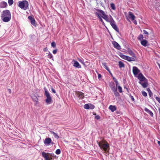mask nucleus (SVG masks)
Returning <instances> with one entry per match:
<instances>
[{"mask_svg":"<svg viewBox=\"0 0 160 160\" xmlns=\"http://www.w3.org/2000/svg\"><path fill=\"white\" fill-rule=\"evenodd\" d=\"M118 63L119 68H121L124 67V65L123 62L121 61H119Z\"/></svg>","mask_w":160,"mask_h":160,"instance_id":"nucleus-28","label":"nucleus"},{"mask_svg":"<svg viewBox=\"0 0 160 160\" xmlns=\"http://www.w3.org/2000/svg\"><path fill=\"white\" fill-rule=\"evenodd\" d=\"M7 3L5 2H2L0 3V7L1 8H5L7 5Z\"/></svg>","mask_w":160,"mask_h":160,"instance_id":"nucleus-21","label":"nucleus"},{"mask_svg":"<svg viewBox=\"0 0 160 160\" xmlns=\"http://www.w3.org/2000/svg\"><path fill=\"white\" fill-rule=\"evenodd\" d=\"M143 38V37L142 34H140L139 35L138 38V40H141Z\"/></svg>","mask_w":160,"mask_h":160,"instance_id":"nucleus-31","label":"nucleus"},{"mask_svg":"<svg viewBox=\"0 0 160 160\" xmlns=\"http://www.w3.org/2000/svg\"><path fill=\"white\" fill-rule=\"evenodd\" d=\"M51 133L53 134V136L55 138H59V137L57 133L52 131H51Z\"/></svg>","mask_w":160,"mask_h":160,"instance_id":"nucleus-29","label":"nucleus"},{"mask_svg":"<svg viewBox=\"0 0 160 160\" xmlns=\"http://www.w3.org/2000/svg\"><path fill=\"white\" fill-rule=\"evenodd\" d=\"M52 57H53V56H52V54L50 52H49V54L48 55V58H50V59H51V58L52 59Z\"/></svg>","mask_w":160,"mask_h":160,"instance_id":"nucleus-40","label":"nucleus"},{"mask_svg":"<svg viewBox=\"0 0 160 160\" xmlns=\"http://www.w3.org/2000/svg\"><path fill=\"white\" fill-rule=\"evenodd\" d=\"M158 144L160 146V141H158Z\"/></svg>","mask_w":160,"mask_h":160,"instance_id":"nucleus-53","label":"nucleus"},{"mask_svg":"<svg viewBox=\"0 0 160 160\" xmlns=\"http://www.w3.org/2000/svg\"><path fill=\"white\" fill-rule=\"evenodd\" d=\"M139 83L144 88H146L147 87L148 84L147 82H139Z\"/></svg>","mask_w":160,"mask_h":160,"instance_id":"nucleus-25","label":"nucleus"},{"mask_svg":"<svg viewBox=\"0 0 160 160\" xmlns=\"http://www.w3.org/2000/svg\"><path fill=\"white\" fill-rule=\"evenodd\" d=\"M109 109L111 110L112 112H114L116 110L117 108L115 106L110 105L109 107Z\"/></svg>","mask_w":160,"mask_h":160,"instance_id":"nucleus-19","label":"nucleus"},{"mask_svg":"<svg viewBox=\"0 0 160 160\" xmlns=\"http://www.w3.org/2000/svg\"><path fill=\"white\" fill-rule=\"evenodd\" d=\"M102 65L109 72H110V71L109 70V68L108 67V66L106 65V63L105 62H103L102 63Z\"/></svg>","mask_w":160,"mask_h":160,"instance_id":"nucleus-27","label":"nucleus"},{"mask_svg":"<svg viewBox=\"0 0 160 160\" xmlns=\"http://www.w3.org/2000/svg\"><path fill=\"white\" fill-rule=\"evenodd\" d=\"M51 143L52 144H53V143H54L53 142H51Z\"/></svg>","mask_w":160,"mask_h":160,"instance_id":"nucleus-55","label":"nucleus"},{"mask_svg":"<svg viewBox=\"0 0 160 160\" xmlns=\"http://www.w3.org/2000/svg\"><path fill=\"white\" fill-rule=\"evenodd\" d=\"M97 143L100 148L105 152H108L109 150V145L107 141L102 140Z\"/></svg>","mask_w":160,"mask_h":160,"instance_id":"nucleus-1","label":"nucleus"},{"mask_svg":"<svg viewBox=\"0 0 160 160\" xmlns=\"http://www.w3.org/2000/svg\"><path fill=\"white\" fill-rule=\"evenodd\" d=\"M142 95L144 97H146L147 96V93L144 91H142Z\"/></svg>","mask_w":160,"mask_h":160,"instance_id":"nucleus-35","label":"nucleus"},{"mask_svg":"<svg viewBox=\"0 0 160 160\" xmlns=\"http://www.w3.org/2000/svg\"><path fill=\"white\" fill-rule=\"evenodd\" d=\"M110 17L111 18V21H110V23L112 28L115 30L117 32H119V29L117 26L115 21L113 19L112 17L110 15Z\"/></svg>","mask_w":160,"mask_h":160,"instance_id":"nucleus-6","label":"nucleus"},{"mask_svg":"<svg viewBox=\"0 0 160 160\" xmlns=\"http://www.w3.org/2000/svg\"><path fill=\"white\" fill-rule=\"evenodd\" d=\"M8 3L10 6L12 5L13 3V0H8Z\"/></svg>","mask_w":160,"mask_h":160,"instance_id":"nucleus-33","label":"nucleus"},{"mask_svg":"<svg viewBox=\"0 0 160 160\" xmlns=\"http://www.w3.org/2000/svg\"><path fill=\"white\" fill-rule=\"evenodd\" d=\"M128 17L131 20L133 21L134 20V19L135 18V17L132 12H128Z\"/></svg>","mask_w":160,"mask_h":160,"instance_id":"nucleus-15","label":"nucleus"},{"mask_svg":"<svg viewBox=\"0 0 160 160\" xmlns=\"http://www.w3.org/2000/svg\"><path fill=\"white\" fill-rule=\"evenodd\" d=\"M148 41L144 39L142 40V41L141 42V44L143 46H146L148 44Z\"/></svg>","mask_w":160,"mask_h":160,"instance_id":"nucleus-23","label":"nucleus"},{"mask_svg":"<svg viewBox=\"0 0 160 160\" xmlns=\"http://www.w3.org/2000/svg\"><path fill=\"white\" fill-rule=\"evenodd\" d=\"M72 61L74 62L73 66L74 67L78 68H81V65L78 61L74 60H73Z\"/></svg>","mask_w":160,"mask_h":160,"instance_id":"nucleus-10","label":"nucleus"},{"mask_svg":"<svg viewBox=\"0 0 160 160\" xmlns=\"http://www.w3.org/2000/svg\"><path fill=\"white\" fill-rule=\"evenodd\" d=\"M118 89L120 92L121 93L122 92V88L121 87L119 86H118Z\"/></svg>","mask_w":160,"mask_h":160,"instance_id":"nucleus-34","label":"nucleus"},{"mask_svg":"<svg viewBox=\"0 0 160 160\" xmlns=\"http://www.w3.org/2000/svg\"><path fill=\"white\" fill-rule=\"evenodd\" d=\"M78 97L80 99L83 98L84 96L83 95V93L82 92H79L78 93Z\"/></svg>","mask_w":160,"mask_h":160,"instance_id":"nucleus-26","label":"nucleus"},{"mask_svg":"<svg viewBox=\"0 0 160 160\" xmlns=\"http://www.w3.org/2000/svg\"><path fill=\"white\" fill-rule=\"evenodd\" d=\"M119 56L122 58L127 60L128 61H135V58L123 55L122 53H120L119 54Z\"/></svg>","mask_w":160,"mask_h":160,"instance_id":"nucleus-5","label":"nucleus"},{"mask_svg":"<svg viewBox=\"0 0 160 160\" xmlns=\"http://www.w3.org/2000/svg\"><path fill=\"white\" fill-rule=\"evenodd\" d=\"M158 65H159V68H160V64H158Z\"/></svg>","mask_w":160,"mask_h":160,"instance_id":"nucleus-56","label":"nucleus"},{"mask_svg":"<svg viewBox=\"0 0 160 160\" xmlns=\"http://www.w3.org/2000/svg\"><path fill=\"white\" fill-rule=\"evenodd\" d=\"M94 108L95 106L94 105L91 104H89V109H94Z\"/></svg>","mask_w":160,"mask_h":160,"instance_id":"nucleus-37","label":"nucleus"},{"mask_svg":"<svg viewBox=\"0 0 160 160\" xmlns=\"http://www.w3.org/2000/svg\"><path fill=\"white\" fill-rule=\"evenodd\" d=\"M42 155L45 160H51L52 159V158L51 157L52 156L51 154L43 152H42Z\"/></svg>","mask_w":160,"mask_h":160,"instance_id":"nucleus-7","label":"nucleus"},{"mask_svg":"<svg viewBox=\"0 0 160 160\" xmlns=\"http://www.w3.org/2000/svg\"><path fill=\"white\" fill-rule=\"evenodd\" d=\"M28 18L30 21L31 23L33 26H35V21L34 19L31 16H29Z\"/></svg>","mask_w":160,"mask_h":160,"instance_id":"nucleus-16","label":"nucleus"},{"mask_svg":"<svg viewBox=\"0 0 160 160\" xmlns=\"http://www.w3.org/2000/svg\"><path fill=\"white\" fill-rule=\"evenodd\" d=\"M94 115H95V118L97 120H98L100 118V117L98 115H97L96 114H94Z\"/></svg>","mask_w":160,"mask_h":160,"instance_id":"nucleus-39","label":"nucleus"},{"mask_svg":"<svg viewBox=\"0 0 160 160\" xmlns=\"http://www.w3.org/2000/svg\"><path fill=\"white\" fill-rule=\"evenodd\" d=\"M147 90L148 91V92L149 91V90H150L149 88L147 89Z\"/></svg>","mask_w":160,"mask_h":160,"instance_id":"nucleus-57","label":"nucleus"},{"mask_svg":"<svg viewBox=\"0 0 160 160\" xmlns=\"http://www.w3.org/2000/svg\"><path fill=\"white\" fill-rule=\"evenodd\" d=\"M57 52V49H55L52 52L54 54H55Z\"/></svg>","mask_w":160,"mask_h":160,"instance_id":"nucleus-46","label":"nucleus"},{"mask_svg":"<svg viewBox=\"0 0 160 160\" xmlns=\"http://www.w3.org/2000/svg\"><path fill=\"white\" fill-rule=\"evenodd\" d=\"M111 8L113 10H115L116 9L115 6V4L113 3H112L110 4Z\"/></svg>","mask_w":160,"mask_h":160,"instance_id":"nucleus-30","label":"nucleus"},{"mask_svg":"<svg viewBox=\"0 0 160 160\" xmlns=\"http://www.w3.org/2000/svg\"><path fill=\"white\" fill-rule=\"evenodd\" d=\"M84 108L87 109H89V104H85L84 106Z\"/></svg>","mask_w":160,"mask_h":160,"instance_id":"nucleus-32","label":"nucleus"},{"mask_svg":"<svg viewBox=\"0 0 160 160\" xmlns=\"http://www.w3.org/2000/svg\"><path fill=\"white\" fill-rule=\"evenodd\" d=\"M51 90L52 92L54 93H56V92L54 89L53 88H51Z\"/></svg>","mask_w":160,"mask_h":160,"instance_id":"nucleus-47","label":"nucleus"},{"mask_svg":"<svg viewBox=\"0 0 160 160\" xmlns=\"http://www.w3.org/2000/svg\"><path fill=\"white\" fill-rule=\"evenodd\" d=\"M144 110L147 112L149 113L151 117L153 116V113L151 111H150V110H149V109H148L147 108H144Z\"/></svg>","mask_w":160,"mask_h":160,"instance_id":"nucleus-20","label":"nucleus"},{"mask_svg":"<svg viewBox=\"0 0 160 160\" xmlns=\"http://www.w3.org/2000/svg\"><path fill=\"white\" fill-rule=\"evenodd\" d=\"M101 77V75L100 74H98V78H100Z\"/></svg>","mask_w":160,"mask_h":160,"instance_id":"nucleus-49","label":"nucleus"},{"mask_svg":"<svg viewBox=\"0 0 160 160\" xmlns=\"http://www.w3.org/2000/svg\"><path fill=\"white\" fill-rule=\"evenodd\" d=\"M112 44L113 45L114 47L118 50H120L121 49V47L120 45L115 41H113L112 42Z\"/></svg>","mask_w":160,"mask_h":160,"instance_id":"nucleus-12","label":"nucleus"},{"mask_svg":"<svg viewBox=\"0 0 160 160\" xmlns=\"http://www.w3.org/2000/svg\"><path fill=\"white\" fill-rule=\"evenodd\" d=\"M143 32L144 34H146L147 36L148 37V32L145 30H143Z\"/></svg>","mask_w":160,"mask_h":160,"instance_id":"nucleus-42","label":"nucleus"},{"mask_svg":"<svg viewBox=\"0 0 160 160\" xmlns=\"http://www.w3.org/2000/svg\"><path fill=\"white\" fill-rule=\"evenodd\" d=\"M132 72L134 75L136 77L140 72V70L136 67H133L132 68Z\"/></svg>","mask_w":160,"mask_h":160,"instance_id":"nucleus-9","label":"nucleus"},{"mask_svg":"<svg viewBox=\"0 0 160 160\" xmlns=\"http://www.w3.org/2000/svg\"><path fill=\"white\" fill-rule=\"evenodd\" d=\"M98 14L99 15H100V17H102V13H101L99 12V14L98 13Z\"/></svg>","mask_w":160,"mask_h":160,"instance_id":"nucleus-52","label":"nucleus"},{"mask_svg":"<svg viewBox=\"0 0 160 160\" xmlns=\"http://www.w3.org/2000/svg\"><path fill=\"white\" fill-rule=\"evenodd\" d=\"M46 50V48H45V49H44V50L45 51H46V50Z\"/></svg>","mask_w":160,"mask_h":160,"instance_id":"nucleus-59","label":"nucleus"},{"mask_svg":"<svg viewBox=\"0 0 160 160\" xmlns=\"http://www.w3.org/2000/svg\"><path fill=\"white\" fill-rule=\"evenodd\" d=\"M131 99L133 101H134V99L132 96H131Z\"/></svg>","mask_w":160,"mask_h":160,"instance_id":"nucleus-51","label":"nucleus"},{"mask_svg":"<svg viewBox=\"0 0 160 160\" xmlns=\"http://www.w3.org/2000/svg\"><path fill=\"white\" fill-rule=\"evenodd\" d=\"M112 91L114 92L116 96H118L119 95V93L117 92V87H112L111 89Z\"/></svg>","mask_w":160,"mask_h":160,"instance_id":"nucleus-14","label":"nucleus"},{"mask_svg":"<svg viewBox=\"0 0 160 160\" xmlns=\"http://www.w3.org/2000/svg\"><path fill=\"white\" fill-rule=\"evenodd\" d=\"M125 88L126 89V90H127V91H128V88Z\"/></svg>","mask_w":160,"mask_h":160,"instance_id":"nucleus-54","label":"nucleus"},{"mask_svg":"<svg viewBox=\"0 0 160 160\" xmlns=\"http://www.w3.org/2000/svg\"><path fill=\"white\" fill-rule=\"evenodd\" d=\"M45 94L47 98L46 99L45 101L46 103L48 104H50L51 103L52 101V98L50 95V94L48 91L46 89H45Z\"/></svg>","mask_w":160,"mask_h":160,"instance_id":"nucleus-4","label":"nucleus"},{"mask_svg":"<svg viewBox=\"0 0 160 160\" xmlns=\"http://www.w3.org/2000/svg\"><path fill=\"white\" fill-rule=\"evenodd\" d=\"M11 17V14L10 12L8 10L4 11L2 12L1 17Z\"/></svg>","mask_w":160,"mask_h":160,"instance_id":"nucleus-8","label":"nucleus"},{"mask_svg":"<svg viewBox=\"0 0 160 160\" xmlns=\"http://www.w3.org/2000/svg\"><path fill=\"white\" fill-rule=\"evenodd\" d=\"M113 79L114 82L116 83V87L118 85V81H117V80L115 78H113Z\"/></svg>","mask_w":160,"mask_h":160,"instance_id":"nucleus-41","label":"nucleus"},{"mask_svg":"<svg viewBox=\"0 0 160 160\" xmlns=\"http://www.w3.org/2000/svg\"><path fill=\"white\" fill-rule=\"evenodd\" d=\"M99 11H97L95 12V14L98 16V18H99L100 21L102 22L103 24L104 23V22L102 18L101 17H100V15H99L98 13L99 14Z\"/></svg>","mask_w":160,"mask_h":160,"instance_id":"nucleus-24","label":"nucleus"},{"mask_svg":"<svg viewBox=\"0 0 160 160\" xmlns=\"http://www.w3.org/2000/svg\"><path fill=\"white\" fill-rule=\"evenodd\" d=\"M55 153L57 155L61 153V151L59 149H57Z\"/></svg>","mask_w":160,"mask_h":160,"instance_id":"nucleus-36","label":"nucleus"},{"mask_svg":"<svg viewBox=\"0 0 160 160\" xmlns=\"http://www.w3.org/2000/svg\"><path fill=\"white\" fill-rule=\"evenodd\" d=\"M155 98L158 101V102L159 103H160V98H159L158 97H155Z\"/></svg>","mask_w":160,"mask_h":160,"instance_id":"nucleus-45","label":"nucleus"},{"mask_svg":"<svg viewBox=\"0 0 160 160\" xmlns=\"http://www.w3.org/2000/svg\"><path fill=\"white\" fill-rule=\"evenodd\" d=\"M138 78L140 80V82L144 81L146 79V78L142 73L138 74Z\"/></svg>","mask_w":160,"mask_h":160,"instance_id":"nucleus-13","label":"nucleus"},{"mask_svg":"<svg viewBox=\"0 0 160 160\" xmlns=\"http://www.w3.org/2000/svg\"><path fill=\"white\" fill-rule=\"evenodd\" d=\"M110 87L111 88H112V87H115L114 84L113 83L112 84H110Z\"/></svg>","mask_w":160,"mask_h":160,"instance_id":"nucleus-44","label":"nucleus"},{"mask_svg":"<svg viewBox=\"0 0 160 160\" xmlns=\"http://www.w3.org/2000/svg\"><path fill=\"white\" fill-rule=\"evenodd\" d=\"M2 21L5 22H9L11 19V17H2Z\"/></svg>","mask_w":160,"mask_h":160,"instance_id":"nucleus-18","label":"nucleus"},{"mask_svg":"<svg viewBox=\"0 0 160 160\" xmlns=\"http://www.w3.org/2000/svg\"><path fill=\"white\" fill-rule=\"evenodd\" d=\"M32 98L33 101L35 102V104L36 105H37L38 104V99L37 97L35 96H33L32 97Z\"/></svg>","mask_w":160,"mask_h":160,"instance_id":"nucleus-22","label":"nucleus"},{"mask_svg":"<svg viewBox=\"0 0 160 160\" xmlns=\"http://www.w3.org/2000/svg\"><path fill=\"white\" fill-rule=\"evenodd\" d=\"M78 60L80 62H81L83 63V60L81 59H78Z\"/></svg>","mask_w":160,"mask_h":160,"instance_id":"nucleus-48","label":"nucleus"},{"mask_svg":"<svg viewBox=\"0 0 160 160\" xmlns=\"http://www.w3.org/2000/svg\"><path fill=\"white\" fill-rule=\"evenodd\" d=\"M133 23L135 25H137V21L136 20H135L134 21Z\"/></svg>","mask_w":160,"mask_h":160,"instance_id":"nucleus-50","label":"nucleus"},{"mask_svg":"<svg viewBox=\"0 0 160 160\" xmlns=\"http://www.w3.org/2000/svg\"><path fill=\"white\" fill-rule=\"evenodd\" d=\"M149 94L150 97H151L152 96V93L150 90L149 91Z\"/></svg>","mask_w":160,"mask_h":160,"instance_id":"nucleus-43","label":"nucleus"},{"mask_svg":"<svg viewBox=\"0 0 160 160\" xmlns=\"http://www.w3.org/2000/svg\"><path fill=\"white\" fill-rule=\"evenodd\" d=\"M18 4L19 8L24 10H26L28 7V2L26 0L19 1Z\"/></svg>","mask_w":160,"mask_h":160,"instance_id":"nucleus-2","label":"nucleus"},{"mask_svg":"<svg viewBox=\"0 0 160 160\" xmlns=\"http://www.w3.org/2000/svg\"><path fill=\"white\" fill-rule=\"evenodd\" d=\"M127 51H128V53L130 56H132V57H133L135 58H136V57L135 55V54L133 52H132V50H131L130 49H128Z\"/></svg>","mask_w":160,"mask_h":160,"instance_id":"nucleus-17","label":"nucleus"},{"mask_svg":"<svg viewBox=\"0 0 160 160\" xmlns=\"http://www.w3.org/2000/svg\"><path fill=\"white\" fill-rule=\"evenodd\" d=\"M51 46L53 48H55L56 46V44L55 42H53L51 43Z\"/></svg>","mask_w":160,"mask_h":160,"instance_id":"nucleus-38","label":"nucleus"},{"mask_svg":"<svg viewBox=\"0 0 160 160\" xmlns=\"http://www.w3.org/2000/svg\"><path fill=\"white\" fill-rule=\"evenodd\" d=\"M96 10L97 11H99V12L102 13V17L107 22H110V21H111V18L110 17V18L107 15L105 14V13L103 11L99 9H97Z\"/></svg>","mask_w":160,"mask_h":160,"instance_id":"nucleus-3","label":"nucleus"},{"mask_svg":"<svg viewBox=\"0 0 160 160\" xmlns=\"http://www.w3.org/2000/svg\"><path fill=\"white\" fill-rule=\"evenodd\" d=\"M8 90H9V91H10V92H11V90H10V89H8Z\"/></svg>","mask_w":160,"mask_h":160,"instance_id":"nucleus-58","label":"nucleus"},{"mask_svg":"<svg viewBox=\"0 0 160 160\" xmlns=\"http://www.w3.org/2000/svg\"><path fill=\"white\" fill-rule=\"evenodd\" d=\"M52 142V140L51 138H46L44 140V143L47 145H48Z\"/></svg>","mask_w":160,"mask_h":160,"instance_id":"nucleus-11","label":"nucleus"}]
</instances>
